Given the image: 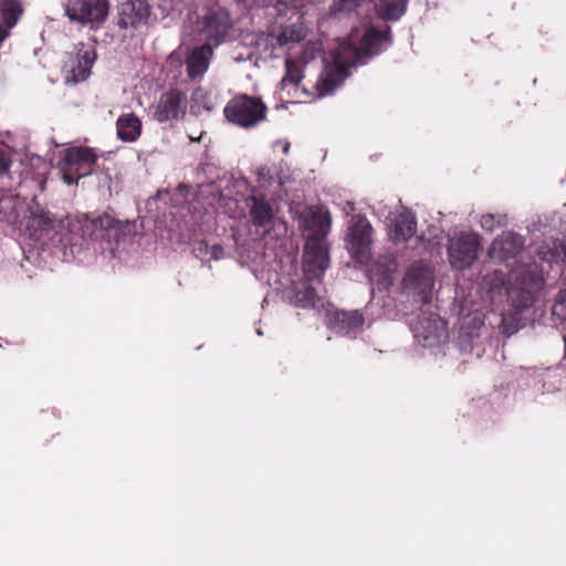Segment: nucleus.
<instances>
[{
    "mask_svg": "<svg viewBox=\"0 0 566 566\" xmlns=\"http://www.w3.org/2000/svg\"><path fill=\"white\" fill-rule=\"evenodd\" d=\"M389 27L378 30L374 27L368 29L359 42L356 40H343L334 53V65L326 66L321 73L316 83L319 96H327L334 93L348 76L347 70L367 63L368 59L378 54L389 42Z\"/></svg>",
    "mask_w": 566,
    "mask_h": 566,
    "instance_id": "f257e3e1",
    "label": "nucleus"
},
{
    "mask_svg": "<svg viewBox=\"0 0 566 566\" xmlns=\"http://www.w3.org/2000/svg\"><path fill=\"white\" fill-rule=\"evenodd\" d=\"M483 284L491 302H501L503 296L506 297L510 305L506 314L516 319L522 311L534 303L535 294L543 287V270L535 262L521 265L510 273L507 282L503 272L494 271L484 277Z\"/></svg>",
    "mask_w": 566,
    "mask_h": 566,
    "instance_id": "f03ea898",
    "label": "nucleus"
},
{
    "mask_svg": "<svg viewBox=\"0 0 566 566\" xmlns=\"http://www.w3.org/2000/svg\"><path fill=\"white\" fill-rule=\"evenodd\" d=\"M433 286L434 276L430 266L415 262L407 269L401 281L402 301L421 308L431 302Z\"/></svg>",
    "mask_w": 566,
    "mask_h": 566,
    "instance_id": "7ed1b4c3",
    "label": "nucleus"
},
{
    "mask_svg": "<svg viewBox=\"0 0 566 566\" xmlns=\"http://www.w3.org/2000/svg\"><path fill=\"white\" fill-rule=\"evenodd\" d=\"M268 107L256 97L239 95L231 98L223 108L226 118L240 127L252 128L266 118Z\"/></svg>",
    "mask_w": 566,
    "mask_h": 566,
    "instance_id": "20e7f679",
    "label": "nucleus"
},
{
    "mask_svg": "<svg viewBox=\"0 0 566 566\" xmlns=\"http://www.w3.org/2000/svg\"><path fill=\"white\" fill-rule=\"evenodd\" d=\"M82 235L91 240H101L108 243L119 244L132 233V224L116 220L112 214L105 212L96 218H85L82 221Z\"/></svg>",
    "mask_w": 566,
    "mask_h": 566,
    "instance_id": "39448f33",
    "label": "nucleus"
},
{
    "mask_svg": "<svg viewBox=\"0 0 566 566\" xmlns=\"http://www.w3.org/2000/svg\"><path fill=\"white\" fill-rule=\"evenodd\" d=\"M421 314L409 321L417 342L423 347H434L448 337L447 323L433 312L420 308Z\"/></svg>",
    "mask_w": 566,
    "mask_h": 566,
    "instance_id": "423d86ee",
    "label": "nucleus"
},
{
    "mask_svg": "<svg viewBox=\"0 0 566 566\" xmlns=\"http://www.w3.org/2000/svg\"><path fill=\"white\" fill-rule=\"evenodd\" d=\"M373 227L368 219L361 214H355L350 218L347 234L346 247L354 259L360 263L369 260Z\"/></svg>",
    "mask_w": 566,
    "mask_h": 566,
    "instance_id": "0eeeda50",
    "label": "nucleus"
},
{
    "mask_svg": "<svg viewBox=\"0 0 566 566\" xmlns=\"http://www.w3.org/2000/svg\"><path fill=\"white\" fill-rule=\"evenodd\" d=\"M108 0H67L66 15L71 21L91 24L92 29L99 28L107 19Z\"/></svg>",
    "mask_w": 566,
    "mask_h": 566,
    "instance_id": "6e6552de",
    "label": "nucleus"
},
{
    "mask_svg": "<svg viewBox=\"0 0 566 566\" xmlns=\"http://www.w3.org/2000/svg\"><path fill=\"white\" fill-rule=\"evenodd\" d=\"M199 32L212 46L223 43L232 29L233 21L230 13L223 9L209 10L198 22Z\"/></svg>",
    "mask_w": 566,
    "mask_h": 566,
    "instance_id": "1a4fd4ad",
    "label": "nucleus"
},
{
    "mask_svg": "<svg viewBox=\"0 0 566 566\" xmlns=\"http://www.w3.org/2000/svg\"><path fill=\"white\" fill-rule=\"evenodd\" d=\"M97 57L94 46L78 43L74 52L70 53L64 65L66 83L77 84L84 82L90 75L91 70Z\"/></svg>",
    "mask_w": 566,
    "mask_h": 566,
    "instance_id": "9d476101",
    "label": "nucleus"
},
{
    "mask_svg": "<svg viewBox=\"0 0 566 566\" xmlns=\"http://www.w3.org/2000/svg\"><path fill=\"white\" fill-rule=\"evenodd\" d=\"M479 235L474 232H460L450 240L448 253L451 264L457 269L469 268L478 258Z\"/></svg>",
    "mask_w": 566,
    "mask_h": 566,
    "instance_id": "9b49d317",
    "label": "nucleus"
},
{
    "mask_svg": "<svg viewBox=\"0 0 566 566\" xmlns=\"http://www.w3.org/2000/svg\"><path fill=\"white\" fill-rule=\"evenodd\" d=\"M187 96L179 90L163 93L150 107L151 117L158 123L178 120L186 114Z\"/></svg>",
    "mask_w": 566,
    "mask_h": 566,
    "instance_id": "f8f14e48",
    "label": "nucleus"
},
{
    "mask_svg": "<svg viewBox=\"0 0 566 566\" xmlns=\"http://www.w3.org/2000/svg\"><path fill=\"white\" fill-rule=\"evenodd\" d=\"M329 266V255L323 241L307 240L304 247L303 271L306 281L321 282Z\"/></svg>",
    "mask_w": 566,
    "mask_h": 566,
    "instance_id": "ddd939ff",
    "label": "nucleus"
},
{
    "mask_svg": "<svg viewBox=\"0 0 566 566\" xmlns=\"http://www.w3.org/2000/svg\"><path fill=\"white\" fill-rule=\"evenodd\" d=\"M150 17V6L147 0H126L117 6L119 29H139L146 25Z\"/></svg>",
    "mask_w": 566,
    "mask_h": 566,
    "instance_id": "4468645a",
    "label": "nucleus"
},
{
    "mask_svg": "<svg viewBox=\"0 0 566 566\" xmlns=\"http://www.w3.org/2000/svg\"><path fill=\"white\" fill-rule=\"evenodd\" d=\"M524 247L522 235L511 231L503 232L492 242L489 254L493 260L506 262L515 259Z\"/></svg>",
    "mask_w": 566,
    "mask_h": 566,
    "instance_id": "2eb2a0df",
    "label": "nucleus"
},
{
    "mask_svg": "<svg viewBox=\"0 0 566 566\" xmlns=\"http://www.w3.org/2000/svg\"><path fill=\"white\" fill-rule=\"evenodd\" d=\"M96 155L88 147H72L64 150L61 165L74 169L77 178L88 176L93 165L96 163Z\"/></svg>",
    "mask_w": 566,
    "mask_h": 566,
    "instance_id": "dca6fc26",
    "label": "nucleus"
},
{
    "mask_svg": "<svg viewBox=\"0 0 566 566\" xmlns=\"http://www.w3.org/2000/svg\"><path fill=\"white\" fill-rule=\"evenodd\" d=\"M212 56L213 46L210 43L195 46L185 61L188 77L191 81L201 80L209 69Z\"/></svg>",
    "mask_w": 566,
    "mask_h": 566,
    "instance_id": "f3484780",
    "label": "nucleus"
},
{
    "mask_svg": "<svg viewBox=\"0 0 566 566\" xmlns=\"http://www.w3.org/2000/svg\"><path fill=\"white\" fill-rule=\"evenodd\" d=\"M364 315L358 310L335 311L328 315V325L337 334L355 336L364 324Z\"/></svg>",
    "mask_w": 566,
    "mask_h": 566,
    "instance_id": "a211bd4d",
    "label": "nucleus"
},
{
    "mask_svg": "<svg viewBox=\"0 0 566 566\" xmlns=\"http://www.w3.org/2000/svg\"><path fill=\"white\" fill-rule=\"evenodd\" d=\"M331 214L323 208H311L303 219V227L307 231V240H319L328 234L331 230Z\"/></svg>",
    "mask_w": 566,
    "mask_h": 566,
    "instance_id": "6ab92c4d",
    "label": "nucleus"
},
{
    "mask_svg": "<svg viewBox=\"0 0 566 566\" xmlns=\"http://www.w3.org/2000/svg\"><path fill=\"white\" fill-rule=\"evenodd\" d=\"M417 221L415 216L408 211H401L391 218L390 239L394 242H405L416 233Z\"/></svg>",
    "mask_w": 566,
    "mask_h": 566,
    "instance_id": "aec40b11",
    "label": "nucleus"
},
{
    "mask_svg": "<svg viewBox=\"0 0 566 566\" xmlns=\"http://www.w3.org/2000/svg\"><path fill=\"white\" fill-rule=\"evenodd\" d=\"M250 217L255 227L266 228L273 219V209L263 195H252L247 198Z\"/></svg>",
    "mask_w": 566,
    "mask_h": 566,
    "instance_id": "412c9836",
    "label": "nucleus"
},
{
    "mask_svg": "<svg viewBox=\"0 0 566 566\" xmlns=\"http://www.w3.org/2000/svg\"><path fill=\"white\" fill-rule=\"evenodd\" d=\"M117 137L125 143L136 142L142 134V120L134 113L120 115L116 120Z\"/></svg>",
    "mask_w": 566,
    "mask_h": 566,
    "instance_id": "4be33fe9",
    "label": "nucleus"
},
{
    "mask_svg": "<svg viewBox=\"0 0 566 566\" xmlns=\"http://www.w3.org/2000/svg\"><path fill=\"white\" fill-rule=\"evenodd\" d=\"M312 281H306L294 285L292 289L291 302L297 307H315L319 302L316 290L311 285Z\"/></svg>",
    "mask_w": 566,
    "mask_h": 566,
    "instance_id": "5701e85b",
    "label": "nucleus"
},
{
    "mask_svg": "<svg viewBox=\"0 0 566 566\" xmlns=\"http://www.w3.org/2000/svg\"><path fill=\"white\" fill-rule=\"evenodd\" d=\"M256 49L265 57H277V50L286 48L282 44L276 31L273 29L271 32L261 33L256 39Z\"/></svg>",
    "mask_w": 566,
    "mask_h": 566,
    "instance_id": "b1692460",
    "label": "nucleus"
},
{
    "mask_svg": "<svg viewBox=\"0 0 566 566\" xmlns=\"http://www.w3.org/2000/svg\"><path fill=\"white\" fill-rule=\"evenodd\" d=\"M282 42L286 48L291 44L303 41L306 36L305 28L300 23H293L289 25H281L274 29Z\"/></svg>",
    "mask_w": 566,
    "mask_h": 566,
    "instance_id": "393cba45",
    "label": "nucleus"
},
{
    "mask_svg": "<svg viewBox=\"0 0 566 566\" xmlns=\"http://www.w3.org/2000/svg\"><path fill=\"white\" fill-rule=\"evenodd\" d=\"M22 6L18 0H0V14L3 24L13 28L22 14Z\"/></svg>",
    "mask_w": 566,
    "mask_h": 566,
    "instance_id": "a878e982",
    "label": "nucleus"
},
{
    "mask_svg": "<svg viewBox=\"0 0 566 566\" xmlns=\"http://www.w3.org/2000/svg\"><path fill=\"white\" fill-rule=\"evenodd\" d=\"M213 103L208 91L198 87L196 88L190 98V113L195 116L201 115L203 112H211Z\"/></svg>",
    "mask_w": 566,
    "mask_h": 566,
    "instance_id": "bb28decb",
    "label": "nucleus"
},
{
    "mask_svg": "<svg viewBox=\"0 0 566 566\" xmlns=\"http://www.w3.org/2000/svg\"><path fill=\"white\" fill-rule=\"evenodd\" d=\"M409 0H379V12L385 20H398L406 12Z\"/></svg>",
    "mask_w": 566,
    "mask_h": 566,
    "instance_id": "cd10ccee",
    "label": "nucleus"
},
{
    "mask_svg": "<svg viewBox=\"0 0 566 566\" xmlns=\"http://www.w3.org/2000/svg\"><path fill=\"white\" fill-rule=\"evenodd\" d=\"M285 75L280 82V88L286 90L289 86L297 87L303 78L298 64L290 59L285 60Z\"/></svg>",
    "mask_w": 566,
    "mask_h": 566,
    "instance_id": "c85d7f7f",
    "label": "nucleus"
},
{
    "mask_svg": "<svg viewBox=\"0 0 566 566\" xmlns=\"http://www.w3.org/2000/svg\"><path fill=\"white\" fill-rule=\"evenodd\" d=\"M17 201L8 190L0 188V222H10L15 217Z\"/></svg>",
    "mask_w": 566,
    "mask_h": 566,
    "instance_id": "c756f323",
    "label": "nucleus"
},
{
    "mask_svg": "<svg viewBox=\"0 0 566 566\" xmlns=\"http://www.w3.org/2000/svg\"><path fill=\"white\" fill-rule=\"evenodd\" d=\"M364 0H333L331 14L335 17L352 14Z\"/></svg>",
    "mask_w": 566,
    "mask_h": 566,
    "instance_id": "7c9ffc66",
    "label": "nucleus"
},
{
    "mask_svg": "<svg viewBox=\"0 0 566 566\" xmlns=\"http://www.w3.org/2000/svg\"><path fill=\"white\" fill-rule=\"evenodd\" d=\"M507 224L506 214L502 213H485L480 218V226L486 231H494L496 228Z\"/></svg>",
    "mask_w": 566,
    "mask_h": 566,
    "instance_id": "2f4dec72",
    "label": "nucleus"
},
{
    "mask_svg": "<svg viewBox=\"0 0 566 566\" xmlns=\"http://www.w3.org/2000/svg\"><path fill=\"white\" fill-rule=\"evenodd\" d=\"M198 256L208 255L209 260H220L224 256L223 248L219 244H213L209 247L208 244L200 242L198 248L196 249Z\"/></svg>",
    "mask_w": 566,
    "mask_h": 566,
    "instance_id": "473e14b6",
    "label": "nucleus"
},
{
    "mask_svg": "<svg viewBox=\"0 0 566 566\" xmlns=\"http://www.w3.org/2000/svg\"><path fill=\"white\" fill-rule=\"evenodd\" d=\"M552 313L560 319L566 321V291L560 290L555 297V303L552 307Z\"/></svg>",
    "mask_w": 566,
    "mask_h": 566,
    "instance_id": "72a5a7b5",
    "label": "nucleus"
},
{
    "mask_svg": "<svg viewBox=\"0 0 566 566\" xmlns=\"http://www.w3.org/2000/svg\"><path fill=\"white\" fill-rule=\"evenodd\" d=\"M12 160L10 155L0 148V179L9 177Z\"/></svg>",
    "mask_w": 566,
    "mask_h": 566,
    "instance_id": "f704fd0d",
    "label": "nucleus"
},
{
    "mask_svg": "<svg viewBox=\"0 0 566 566\" xmlns=\"http://www.w3.org/2000/svg\"><path fill=\"white\" fill-rule=\"evenodd\" d=\"M66 169L63 171L62 179L67 185H74L77 181V176L74 172V169H70V167H65Z\"/></svg>",
    "mask_w": 566,
    "mask_h": 566,
    "instance_id": "c9c22d12",
    "label": "nucleus"
},
{
    "mask_svg": "<svg viewBox=\"0 0 566 566\" xmlns=\"http://www.w3.org/2000/svg\"><path fill=\"white\" fill-rule=\"evenodd\" d=\"M273 146H282V151L287 155L290 151L291 144L287 140H276Z\"/></svg>",
    "mask_w": 566,
    "mask_h": 566,
    "instance_id": "e433bc0d",
    "label": "nucleus"
},
{
    "mask_svg": "<svg viewBox=\"0 0 566 566\" xmlns=\"http://www.w3.org/2000/svg\"><path fill=\"white\" fill-rule=\"evenodd\" d=\"M9 30L6 25L0 24V44L9 35Z\"/></svg>",
    "mask_w": 566,
    "mask_h": 566,
    "instance_id": "4c0bfd02",
    "label": "nucleus"
},
{
    "mask_svg": "<svg viewBox=\"0 0 566 566\" xmlns=\"http://www.w3.org/2000/svg\"><path fill=\"white\" fill-rule=\"evenodd\" d=\"M41 221L43 222L44 229L52 227V221L49 217L41 218Z\"/></svg>",
    "mask_w": 566,
    "mask_h": 566,
    "instance_id": "58836bf2",
    "label": "nucleus"
},
{
    "mask_svg": "<svg viewBox=\"0 0 566 566\" xmlns=\"http://www.w3.org/2000/svg\"><path fill=\"white\" fill-rule=\"evenodd\" d=\"M202 135H203V133H201V134H200V136H199V137H197V138H196V135H192V136L190 135V136H189V138H190L191 140H200V139H201V137H202Z\"/></svg>",
    "mask_w": 566,
    "mask_h": 566,
    "instance_id": "ea45409f",
    "label": "nucleus"
},
{
    "mask_svg": "<svg viewBox=\"0 0 566 566\" xmlns=\"http://www.w3.org/2000/svg\"><path fill=\"white\" fill-rule=\"evenodd\" d=\"M202 135H203V133H201V134H200V136H199V137H197V138H196V135H192V136L190 135V136H189V138H190L191 140H200V139H201V137H202Z\"/></svg>",
    "mask_w": 566,
    "mask_h": 566,
    "instance_id": "a19ab883",
    "label": "nucleus"
}]
</instances>
